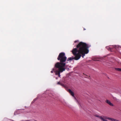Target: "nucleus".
Returning a JSON list of instances; mask_svg holds the SVG:
<instances>
[{
    "label": "nucleus",
    "mask_w": 121,
    "mask_h": 121,
    "mask_svg": "<svg viewBox=\"0 0 121 121\" xmlns=\"http://www.w3.org/2000/svg\"><path fill=\"white\" fill-rule=\"evenodd\" d=\"M90 46V45L86 43L80 42L77 45V48L73 49L72 51V53L75 57L68 58L67 59V61L72 60L73 59L78 60L81 56L83 58L85 54L89 52L88 49Z\"/></svg>",
    "instance_id": "obj_1"
},
{
    "label": "nucleus",
    "mask_w": 121,
    "mask_h": 121,
    "mask_svg": "<svg viewBox=\"0 0 121 121\" xmlns=\"http://www.w3.org/2000/svg\"><path fill=\"white\" fill-rule=\"evenodd\" d=\"M66 65V63H63L60 62H57L55 65V68L56 70L55 71L56 74L58 75L59 77L60 76V73L65 70L64 67Z\"/></svg>",
    "instance_id": "obj_2"
},
{
    "label": "nucleus",
    "mask_w": 121,
    "mask_h": 121,
    "mask_svg": "<svg viewBox=\"0 0 121 121\" xmlns=\"http://www.w3.org/2000/svg\"><path fill=\"white\" fill-rule=\"evenodd\" d=\"M67 58L65 56V53L62 52L60 53L57 58V60L61 63H65V62Z\"/></svg>",
    "instance_id": "obj_3"
},
{
    "label": "nucleus",
    "mask_w": 121,
    "mask_h": 121,
    "mask_svg": "<svg viewBox=\"0 0 121 121\" xmlns=\"http://www.w3.org/2000/svg\"><path fill=\"white\" fill-rule=\"evenodd\" d=\"M95 116L96 117H98L102 121H108L106 119L112 121H119L116 119L104 116H99L97 115H95Z\"/></svg>",
    "instance_id": "obj_4"
},
{
    "label": "nucleus",
    "mask_w": 121,
    "mask_h": 121,
    "mask_svg": "<svg viewBox=\"0 0 121 121\" xmlns=\"http://www.w3.org/2000/svg\"><path fill=\"white\" fill-rule=\"evenodd\" d=\"M106 102L109 105H110L111 106H113V104L111 103L108 100H107L106 101Z\"/></svg>",
    "instance_id": "obj_5"
},
{
    "label": "nucleus",
    "mask_w": 121,
    "mask_h": 121,
    "mask_svg": "<svg viewBox=\"0 0 121 121\" xmlns=\"http://www.w3.org/2000/svg\"><path fill=\"white\" fill-rule=\"evenodd\" d=\"M68 92L73 96H74V93L73 92V91H72L71 90L69 89L68 90Z\"/></svg>",
    "instance_id": "obj_6"
},
{
    "label": "nucleus",
    "mask_w": 121,
    "mask_h": 121,
    "mask_svg": "<svg viewBox=\"0 0 121 121\" xmlns=\"http://www.w3.org/2000/svg\"><path fill=\"white\" fill-rule=\"evenodd\" d=\"M112 46L110 47L108 46H107L106 47V48L107 49L109 50H111L112 48Z\"/></svg>",
    "instance_id": "obj_7"
},
{
    "label": "nucleus",
    "mask_w": 121,
    "mask_h": 121,
    "mask_svg": "<svg viewBox=\"0 0 121 121\" xmlns=\"http://www.w3.org/2000/svg\"><path fill=\"white\" fill-rule=\"evenodd\" d=\"M115 69L118 71H121V69L120 68H115Z\"/></svg>",
    "instance_id": "obj_8"
},
{
    "label": "nucleus",
    "mask_w": 121,
    "mask_h": 121,
    "mask_svg": "<svg viewBox=\"0 0 121 121\" xmlns=\"http://www.w3.org/2000/svg\"><path fill=\"white\" fill-rule=\"evenodd\" d=\"M58 84L60 85L61 86H64V85L63 84L60 83L59 82H58L57 83Z\"/></svg>",
    "instance_id": "obj_9"
},
{
    "label": "nucleus",
    "mask_w": 121,
    "mask_h": 121,
    "mask_svg": "<svg viewBox=\"0 0 121 121\" xmlns=\"http://www.w3.org/2000/svg\"><path fill=\"white\" fill-rule=\"evenodd\" d=\"M54 70H55V69H53L52 70L51 72V73H53V72L54 71Z\"/></svg>",
    "instance_id": "obj_10"
},
{
    "label": "nucleus",
    "mask_w": 121,
    "mask_h": 121,
    "mask_svg": "<svg viewBox=\"0 0 121 121\" xmlns=\"http://www.w3.org/2000/svg\"><path fill=\"white\" fill-rule=\"evenodd\" d=\"M86 76L85 77L86 78H88L89 77V76H87L86 75Z\"/></svg>",
    "instance_id": "obj_11"
},
{
    "label": "nucleus",
    "mask_w": 121,
    "mask_h": 121,
    "mask_svg": "<svg viewBox=\"0 0 121 121\" xmlns=\"http://www.w3.org/2000/svg\"><path fill=\"white\" fill-rule=\"evenodd\" d=\"M78 41V40H77H77H76V41H74V42L75 43H76V42H77V41Z\"/></svg>",
    "instance_id": "obj_12"
},
{
    "label": "nucleus",
    "mask_w": 121,
    "mask_h": 121,
    "mask_svg": "<svg viewBox=\"0 0 121 121\" xmlns=\"http://www.w3.org/2000/svg\"><path fill=\"white\" fill-rule=\"evenodd\" d=\"M84 30H85V29L84 28Z\"/></svg>",
    "instance_id": "obj_13"
}]
</instances>
